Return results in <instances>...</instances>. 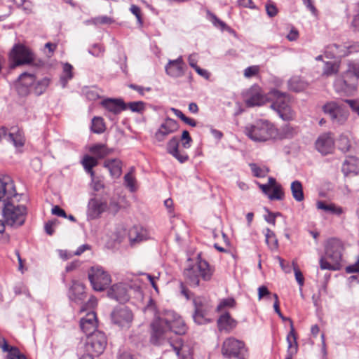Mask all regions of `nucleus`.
Returning <instances> with one entry per match:
<instances>
[{
  "instance_id": "bb28decb",
  "label": "nucleus",
  "mask_w": 359,
  "mask_h": 359,
  "mask_svg": "<svg viewBox=\"0 0 359 359\" xmlns=\"http://www.w3.org/2000/svg\"><path fill=\"white\" fill-rule=\"evenodd\" d=\"M341 170L344 175L350 174L358 175L359 173V159L354 156H348L343 163Z\"/></svg>"
},
{
  "instance_id": "5701e85b",
  "label": "nucleus",
  "mask_w": 359,
  "mask_h": 359,
  "mask_svg": "<svg viewBox=\"0 0 359 359\" xmlns=\"http://www.w3.org/2000/svg\"><path fill=\"white\" fill-rule=\"evenodd\" d=\"M167 152L171 154L180 163L186 162L189 156L185 153H181L179 151V140L176 136L172 137L167 143L166 145Z\"/></svg>"
},
{
  "instance_id": "c9c22d12",
  "label": "nucleus",
  "mask_w": 359,
  "mask_h": 359,
  "mask_svg": "<svg viewBox=\"0 0 359 359\" xmlns=\"http://www.w3.org/2000/svg\"><path fill=\"white\" fill-rule=\"evenodd\" d=\"M329 47L330 48H336L335 54L339 55L345 56V55H348L349 54L359 53V42H354L348 46H345V48H346V50L344 53H342V51L338 50V49L340 48V46L336 43L330 45Z\"/></svg>"
},
{
  "instance_id": "c756f323",
  "label": "nucleus",
  "mask_w": 359,
  "mask_h": 359,
  "mask_svg": "<svg viewBox=\"0 0 359 359\" xmlns=\"http://www.w3.org/2000/svg\"><path fill=\"white\" fill-rule=\"evenodd\" d=\"M217 325L219 330L229 331L236 327V322L231 318L229 313H225L217 320Z\"/></svg>"
},
{
  "instance_id": "052dcab7",
  "label": "nucleus",
  "mask_w": 359,
  "mask_h": 359,
  "mask_svg": "<svg viewBox=\"0 0 359 359\" xmlns=\"http://www.w3.org/2000/svg\"><path fill=\"white\" fill-rule=\"evenodd\" d=\"M259 68L257 66L247 67L244 71V76L247 78L252 77L258 73Z\"/></svg>"
},
{
  "instance_id": "603ef678",
  "label": "nucleus",
  "mask_w": 359,
  "mask_h": 359,
  "mask_svg": "<svg viewBox=\"0 0 359 359\" xmlns=\"http://www.w3.org/2000/svg\"><path fill=\"white\" fill-rule=\"evenodd\" d=\"M269 198L270 200H282L284 196V193L281 189L280 185L275 186L273 188V192L269 194Z\"/></svg>"
},
{
  "instance_id": "4c0bfd02",
  "label": "nucleus",
  "mask_w": 359,
  "mask_h": 359,
  "mask_svg": "<svg viewBox=\"0 0 359 359\" xmlns=\"http://www.w3.org/2000/svg\"><path fill=\"white\" fill-rule=\"evenodd\" d=\"M290 189L292 196L295 201L301 202L304 199L302 184L299 181L296 180L292 182Z\"/></svg>"
},
{
  "instance_id": "3c124183",
  "label": "nucleus",
  "mask_w": 359,
  "mask_h": 359,
  "mask_svg": "<svg viewBox=\"0 0 359 359\" xmlns=\"http://www.w3.org/2000/svg\"><path fill=\"white\" fill-rule=\"evenodd\" d=\"M83 93L85 94L86 97L89 100H96L100 97L99 90L95 88H87L83 90Z\"/></svg>"
},
{
  "instance_id": "6e6552de",
  "label": "nucleus",
  "mask_w": 359,
  "mask_h": 359,
  "mask_svg": "<svg viewBox=\"0 0 359 359\" xmlns=\"http://www.w3.org/2000/svg\"><path fill=\"white\" fill-rule=\"evenodd\" d=\"M222 353L230 359H246L248 356L244 343L233 337H229L223 342Z\"/></svg>"
},
{
  "instance_id": "ddd939ff",
  "label": "nucleus",
  "mask_w": 359,
  "mask_h": 359,
  "mask_svg": "<svg viewBox=\"0 0 359 359\" xmlns=\"http://www.w3.org/2000/svg\"><path fill=\"white\" fill-rule=\"evenodd\" d=\"M333 86L337 93L341 95L350 96L355 92L357 82L353 78L345 75L344 72L341 75L336 78Z\"/></svg>"
},
{
  "instance_id": "6e6d98bb",
  "label": "nucleus",
  "mask_w": 359,
  "mask_h": 359,
  "mask_svg": "<svg viewBox=\"0 0 359 359\" xmlns=\"http://www.w3.org/2000/svg\"><path fill=\"white\" fill-rule=\"evenodd\" d=\"M182 144L184 148L188 149L191 147L192 139L187 130H184L181 137Z\"/></svg>"
},
{
  "instance_id": "4d7b16f0",
  "label": "nucleus",
  "mask_w": 359,
  "mask_h": 359,
  "mask_svg": "<svg viewBox=\"0 0 359 359\" xmlns=\"http://www.w3.org/2000/svg\"><path fill=\"white\" fill-rule=\"evenodd\" d=\"M266 11L267 15L269 17L272 18V17H274L275 15H276V14L278 13V9H277L276 5L273 2L269 1L266 4Z\"/></svg>"
},
{
  "instance_id": "13d9d810",
  "label": "nucleus",
  "mask_w": 359,
  "mask_h": 359,
  "mask_svg": "<svg viewBox=\"0 0 359 359\" xmlns=\"http://www.w3.org/2000/svg\"><path fill=\"white\" fill-rule=\"evenodd\" d=\"M234 304L235 300L233 299L229 298L223 299L217 306V311H220L224 307H233Z\"/></svg>"
},
{
  "instance_id": "a19ab883",
  "label": "nucleus",
  "mask_w": 359,
  "mask_h": 359,
  "mask_svg": "<svg viewBox=\"0 0 359 359\" xmlns=\"http://www.w3.org/2000/svg\"><path fill=\"white\" fill-rule=\"evenodd\" d=\"M288 86L291 90L299 92L306 87V83L299 77L294 76L289 80Z\"/></svg>"
},
{
  "instance_id": "c03bdc74",
  "label": "nucleus",
  "mask_w": 359,
  "mask_h": 359,
  "mask_svg": "<svg viewBox=\"0 0 359 359\" xmlns=\"http://www.w3.org/2000/svg\"><path fill=\"white\" fill-rule=\"evenodd\" d=\"M91 130L94 133L100 134L105 130V125L103 118L95 116L92 119Z\"/></svg>"
},
{
  "instance_id": "49530a36",
  "label": "nucleus",
  "mask_w": 359,
  "mask_h": 359,
  "mask_svg": "<svg viewBox=\"0 0 359 359\" xmlns=\"http://www.w3.org/2000/svg\"><path fill=\"white\" fill-rule=\"evenodd\" d=\"M297 130L289 124L283 126L280 129V138H292L297 134Z\"/></svg>"
},
{
  "instance_id": "393cba45",
  "label": "nucleus",
  "mask_w": 359,
  "mask_h": 359,
  "mask_svg": "<svg viewBox=\"0 0 359 359\" xmlns=\"http://www.w3.org/2000/svg\"><path fill=\"white\" fill-rule=\"evenodd\" d=\"M108 296L119 302H125L129 299L126 287L122 283L112 285L108 291Z\"/></svg>"
},
{
  "instance_id": "cd10ccee",
  "label": "nucleus",
  "mask_w": 359,
  "mask_h": 359,
  "mask_svg": "<svg viewBox=\"0 0 359 359\" xmlns=\"http://www.w3.org/2000/svg\"><path fill=\"white\" fill-rule=\"evenodd\" d=\"M104 167L109 170L111 176L114 178H118L121 175V161L118 158L106 160L104 162Z\"/></svg>"
},
{
  "instance_id": "5fc2aeb1",
  "label": "nucleus",
  "mask_w": 359,
  "mask_h": 359,
  "mask_svg": "<svg viewBox=\"0 0 359 359\" xmlns=\"http://www.w3.org/2000/svg\"><path fill=\"white\" fill-rule=\"evenodd\" d=\"M292 265H293V269H294V272L295 279H296L297 282L298 283V284L299 285V286L302 287L304 283V278L303 274L301 272V271L299 270V269L298 268V266H297V264L294 262H292Z\"/></svg>"
},
{
  "instance_id": "e2e57ef3",
  "label": "nucleus",
  "mask_w": 359,
  "mask_h": 359,
  "mask_svg": "<svg viewBox=\"0 0 359 359\" xmlns=\"http://www.w3.org/2000/svg\"><path fill=\"white\" fill-rule=\"evenodd\" d=\"M345 102L348 103L351 108L352 111L357 114L359 116V102L356 100H346Z\"/></svg>"
},
{
  "instance_id": "aec40b11",
  "label": "nucleus",
  "mask_w": 359,
  "mask_h": 359,
  "mask_svg": "<svg viewBox=\"0 0 359 359\" xmlns=\"http://www.w3.org/2000/svg\"><path fill=\"white\" fill-rule=\"evenodd\" d=\"M334 146V137L331 133H324L316 142V149L323 155L332 152Z\"/></svg>"
},
{
  "instance_id": "f257e3e1",
  "label": "nucleus",
  "mask_w": 359,
  "mask_h": 359,
  "mask_svg": "<svg viewBox=\"0 0 359 359\" xmlns=\"http://www.w3.org/2000/svg\"><path fill=\"white\" fill-rule=\"evenodd\" d=\"M152 334L151 341L156 346H165V351L170 352V348L179 357L180 351L183 346V342L180 337L175 339L171 340L170 337V332L177 335H182L186 333L187 327L180 316L174 311H168L164 317L156 318L151 324Z\"/></svg>"
},
{
  "instance_id": "b1692460",
  "label": "nucleus",
  "mask_w": 359,
  "mask_h": 359,
  "mask_svg": "<svg viewBox=\"0 0 359 359\" xmlns=\"http://www.w3.org/2000/svg\"><path fill=\"white\" fill-rule=\"evenodd\" d=\"M184 65L182 57H179L174 60H169L165 66V72L168 75L172 77H180L184 75Z\"/></svg>"
},
{
  "instance_id": "4468645a",
  "label": "nucleus",
  "mask_w": 359,
  "mask_h": 359,
  "mask_svg": "<svg viewBox=\"0 0 359 359\" xmlns=\"http://www.w3.org/2000/svg\"><path fill=\"white\" fill-rule=\"evenodd\" d=\"M10 57L13 61V67L29 64L33 62L34 57L29 48L22 44H16L12 48Z\"/></svg>"
},
{
  "instance_id": "a18cd8bd",
  "label": "nucleus",
  "mask_w": 359,
  "mask_h": 359,
  "mask_svg": "<svg viewBox=\"0 0 359 359\" xmlns=\"http://www.w3.org/2000/svg\"><path fill=\"white\" fill-rule=\"evenodd\" d=\"M133 171L134 168H131L130 172L126 174L124 176L125 185L129 189V190L131 192H134L137 189L135 187L136 180L133 175Z\"/></svg>"
},
{
  "instance_id": "f3484780",
  "label": "nucleus",
  "mask_w": 359,
  "mask_h": 359,
  "mask_svg": "<svg viewBox=\"0 0 359 359\" xmlns=\"http://www.w3.org/2000/svg\"><path fill=\"white\" fill-rule=\"evenodd\" d=\"M179 128L178 123L170 118H167L160 126L154 135L157 142H163L171 133L176 132Z\"/></svg>"
},
{
  "instance_id": "338daca9",
  "label": "nucleus",
  "mask_w": 359,
  "mask_h": 359,
  "mask_svg": "<svg viewBox=\"0 0 359 359\" xmlns=\"http://www.w3.org/2000/svg\"><path fill=\"white\" fill-rule=\"evenodd\" d=\"M51 212H52L53 215H57L58 217H67V215L66 214L65 211L63 209H62L60 207H59L58 205L54 206L52 208Z\"/></svg>"
},
{
  "instance_id": "0eeeda50",
  "label": "nucleus",
  "mask_w": 359,
  "mask_h": 359,
  "mask_svg": "<svg viewBox=\"0 0 359 359\" xmlns=\"http://www.w3.org/2000/svg\"><path fill=\"white\" fill-rule=\"evenodd\" d=\"M186 283L191 287L199 285V276L208 281L212 276V270L205 260L199 259L197 264L184 269L183 272Z\"/></svg>"
},
{
  "instance_id": "7c9ffc66",
  "label": "nucleus",
  "mask_w": 359,
  "mask_h": 359,
  "mask_svg": "<svg viewBox=\"0 0 359 359\" xmlns=\"http://www.w3.org/2000/svg\"><path fill=\"white\" fill-rule=\"evenodd\" d=\"M316 208L319 210H324L334 215H340L344 212L341 207L337 206L334 203L327 204L323 201H318L316 203Z\"/></svg>"
},
{
  "instance_id": "79ce46f5",
  "label": "nucleus",
  "mask_w": 359,
  "mask_h": 359,
  "mask_svg": "<svg viewBox=\"0 0 359 359\" xmlns=\"http://www.w3.org/2000/svg\"><path fill=\"white\" fill-rule=\"evenodd\" d=\"M339 65L335 62H325L323 67V75L330 76L339 72Z\"/></svg>"
},
{
  "instance_id": "6ab92c4d",
  "label": "nucleus",
  "mask_w": 359,
  "mask_h": 359,
  "mask_svg": "<svg viewBox=\"0 0 359 359\" xmlns=\"http://www.w3.org/2000/svg\"><path fill=\"white\" fill-rule=\"evenodd\" d=\"M4 137L8 142L13 143L15 147H22L25 144L23 133L20 129L17 128H12L11 131L7 134L6 128L1 127L0 140Z\"/></svg>"
},
{
  "instance_id": "0e129e2a",
  "label": "nucleus",
  "mask_w": 359,
  "mask_h": 359,
  "mask_svg": "<svg viewBox=\"0 0 359 359\" xmlns=\"http://www.w3.org/2000/svg\"><path fill=\"white\" fill-rule=\"evenodd\" d=\"M126 234V230L122 228H117L115 231L112 233V235H116V238H114V241L117 243H121L123 240L122 235Z\"/></svg>"
},
{
  "instance_id": "de8ad7c7",
  "label": "nucleus",
  "mask_w": 359,
  "mask_h": 359,
  "mask_svg": "<svg viewBox=\"0 0 359 359\" xmlns=\"http://www.w3.org/2000/svg\"><path fill=\"white\" fill-rule=\"evenodd\" d=\"M351 147L350 141L347 136L344 135H340L338 140V148L343 152H346Z\"/></svg>"
},
{
  "instance_id": "864d4df0",
  "label": "nucleus",
  "mask_w": 359,
  "mask_h": 359,
  "mask_svg": "<svg viewBox=\"0 0 359 359\" xmlns=\"http://www.w3.org/2000/svg\"><path fill=\"white\" fill-rule=\"evenodd\" d=\"M91 178V186L95 191H99L104 188V184L100 178L95 177V175Z\"/></svg>"
},
{
  "instance_id": "7ed1b4c3",
  "label": "nucleus",
  "mask_w": 359,
  "mask_h": 359,
  "mask_svg": "<svg viewBox=\"0 0 359 359\" xmlns=\"http://www.w3.org/2000/svg\"><path fill=\"white\" fill-rule=\"evenodd\" d=\"M245 134L252 141L264 142L276 138L278 129L268 120L259 119L245 127Z\"/></svg>"
},
{
  "instance_id": "bf43d9fd",
  "label": "nucleus",
  "mask_w": 359,
  "mask_h": 359,
  "mask_svg": "<svg viewBox=\"0 0 359 359\" xmlns=\"http://www.w3.org/2000/svg\"><path fill=\"white\" fill-rule=\"evenodd\" d=\"M104 48L98 44H95L91 48L89 49L88 53L93 56L99 57L102 55Z\"/></svg>"
},
{
  "instance_id": "412c9836",
  "label": "nucleus",
  "mask_w": 359,
  "mask_h": 359,
  "mask_svg": "<svg viewBox=\"0 0 359 359\" xmlns=\"http://www.w3.org/2000/svg\"><path fill=\"white\" fill-rule=\"evenodd\" d=\"M69 298L77 304H81L86 298L85 286L83 283L77 280H72V284L69 287L68 292Z\"/></svg>"
},
{
  "instance_id": "f03ea898",
  "label": "nucleus",
  "mask_w": 359,
  "mask_h": 359,
  "mask_svg": "<svg viewBox=\"0 0 359 359\" xmlns=\"http://www.w3.org/2000/svg\"><path fill=\"white\" fill-rule=\"evenodd\" d=\"M49 84L50 79L48 78L45 77L36 81L34 74L23 72L18 77L15 88L21 96H26L30 93L39 96L46 91Z\"/></svg>"
},
{
  "instance_id": "774afa93",
  "label": "nucleus",
  "mask_w": 359,
  "mask_h": 359,
  "mask_svg": "<svg viewBox=\"0 0 359 359\" xmlns=\"http://www.w3.org/2000/svg\"><path fill=\"white\" fill-rule=\"evenodd\" d=\"M346 272L348 273L359 272V258L354 264L346 266Z\"/></svg>"
},
{
  "instance_id": "9d476101",
  "label": "nucleus",
  "mask_w": 359,
  "mask_h": 359,
  "mask_svg": "<svg viewBox=\"0 0 359 359\" xmlns=\"http://www.w3.org/2000/svg\"><path fill=\"white\" fill-rule=\"evenodd\" d=\"M88 279L93 290L96 291L104 290L111 282L110 275L100 266L90 268Z\"/></svg>"
},
{
  "instance_id": "9b49d317",
  "label": "nucleus",
  "mask_w": 359,
  "mask_h": 359,
  "mask_svg": "<svg viewBox=\"0 0 359 359\" xmlns=\"http://www.w3.org/2000/svg\"><path fill=\"white\" fill-rule=\"evenodd\" d=\"M107 346V338L102 332H96L88 336L85 345L86 351L94 356L102 354Z\"/></svg>"
},
{
  "instance_id": "680f3d73",
  "label": "nucleus",
  "mask_w": 359,
  "mask_h": 359,
  "mask_svg": "<svg viewBox=\"0 0 359 359\" xmlns=\"http://www.w3.org/2000/svg\"><path fill=\"white\" fill-rule=\"evenodd\" d=\"M277 216H280V213L269 212V214L264 217V219L268 223L274 226L276 224V217Z\"/></svg>"
},
{
  "instance_id": "2f4dec72",
  "label": "nucleus",
  "mask_w": 359,
  "mask_h": 359,
  "mask_svg": "<svg viewBox=\"0 0 359 359\" xmlns=\"http://www.w3.org/2000/svg\"><path fill=\"white\" fill-rule=\"evenodd\" d=\"M89 151L92 154L96 156L97 158H103L109 155L113 150L107 148L105 144H97L90 147Z\"/></svg>"
},
{
  "instance_id": "e433bc0d",
  "label": "nucleus",
  "mask_w": 359,
  "mask_h": 359,
  "mask_svg": "<svg viewBox=\"0 0 359 359\" xmlns=\"http://www.w3.org/2000/svg\"><path fill=\"white\" fill-rule=\"evenodd\" d=\"M72 69V65L69 63L64 64L62 74L60 79V82L62 88H65L68 81L73 78Z\"/></svg>"
},
{
  "instance_id": "1a4fd4ad",
  "label": "nucleus",
  "mask_w": 359,
  "mask_h": 359,
  "mask_svg": "<svg viewBox=\"0 0 359 359\" xmlns=\"http://www.w3.org/2000/svg\"><path fill=\"white\" fill-rule=\"evenodd\" d=\"M323 109L324 113L330 116L334 124H344L348 116V109L344 103L330 102L323 106Z\"/></svg>"
},
{
  "instance_id": "09e8293b",
  "label": "nucleus",
  "mask_w": 359,
  "mask_h": 359,
  "mask_svg": "<svg viewBox=\"0 0 359 359\" xmlns=\"http://www.w3.org/2000/svg\"><path fill=\"white\" fill-rule=\"evenodd\" d=\"M127 108L133 112H142L145 108V104L142 101L130 102L126 104Z\"/></svg>"
},
{
  "instance_id": "c85d7f7f",
  "label": "nucleus",
  "mask_w": 359,
  "mask_h": 359,
  "mask_svg": "<svg viewBox=\"0 0 359 359\" xmlns=\"http://www.w3.org/2000/svg\"><path fill=\"white\" fill-rule=\"evenodd\" d=\"M147 235V230L138 226H133L130 229L128 233L129 239L131 243H140L146 240Z\"/></svg>"
},
{
  "instance_id": "72a5a7b5",
  "label": "nucleus",
  "mask_w": 359,
  "mask_h": 359,
  "mask_svg": "<svg viewBox=\"0 0 359 359\" xmlns=\"http://www.w3.org/2000/svg\"><path fill=\"white\" fill-rule=\"evenodd\" d=\"M2 350L4 352H8V359H27L17 347L9 346L7 342L3 344Z\"/></svg>"
},
{
  "instance_id": "a211bd4d",
  "label": "nucleus",
  "mask_w": 359,
  "mask_h": 359,
  "mask_svg": "<svg viewBox=\"0 0 359 359\" xmlns=\"http://www.w3.org/2000/svg\"><path fill=\"white\" fill-rule=\"evenodd\" d=\"M16 196L17 192L13 181L9 177L0 178V201L4 203Z\"/></svg>"
},
{
  "instance_id": "a878e982",
  "label": "nucleus",
  "mask_w": 359,
  "mask_h": 359,
  "mask_svg": "<svg viewBox=\"0 0 359 359\" xmlns=\"http://www.w3.org/2000/svg\"><path fill=\"white\" fill-rule=\"evenodd\" d=\"M101 104L109 111L118 114L126 109V104L121 99L107 98L101 102Z\"/></svg>"
},
{
  "instance_id": "37998d69",
  "label": "nucleus",
  "mask_w": 359,
  "mask_h": 359,
  "mask_svg": "<svg viewBox=\"0 0 359 359\" xmlns=\"http://www.w3.org/2000/svg\"><path fill=\"white\" fill-rule=\"evenodd\" d=\"M245 103L248 107L259 106L264 103V97L259 93L251 94L246 99Z\"/></svg>"
},
{
  "instance_id": "69168bd1",
  "label": "nucleus",
  "mask_w": 359,
  "mask_h": 359,
  "mask_svg": "<svg viewBox=\"0 0 359 359\" xmlns=\"http://www.w3.org/2000/svg\"><path fill=\"white\" fill-rule=\"evenodd\" d=\"M210 16L212 22L215 26L219 27L222 29H224L226 28V25L224 22L218 19L215 15L210 14Z\"/></svg>"
},
{
  "instance_id": "4be33fe9",
  "label": "nucleus",
  "mask_w": 359,
  "mask_h": 359,
  "mask_svg": "<svg viewBox=\"0 0 359 359\" xmlns=\"http://www.w3.org/2000/svg\"><path fill=\"white\" fill-rule=\"evenodd\" d=\"M80 327L81 330L87 335H91L95 333L97 327L96 314L95 312H89L80 321Z\"/></svg>"
},
{
  "instance_id": "39448f33",
  "label": "nucleus",
  "mask_w": 359,
  "mask_h": 359,
  "mask_svg": "<svg viewBox=\"0 0 359 359\" xmlns=\"http://www.w3.org/2000/svg\"><path fill=\"white\" fill-rule=\"evenodd\" d=\"M269 96L271 100V108L277 112L280 118L285 121L294 118L295 112L290 106V98L288 94L273 89L269 92Z\"/></svg>"
},
{
  "instance_id": "473e14b6",
  "label": "nucleus",
  "mask_w": 359,
  "mask_h": 359,
  "mask_svg": "<svg viewBox=\"0 0 359 359\" xmlns=\"http://www.w3.org/2000/svg\"><path fill=\"white\" fill-rule=\"evenodd\" d=\"M81 163L86 170V172L93 177L95 172L93 168L98 164V161L96 158L86 155L83 156Z\"/></svg>"
},
{
  "instance_id": "dca6fc26",
  "label": "nucleus",
  "mask_w": 359,
  "mask_h": 359,
  "mask_svg": "<svg viewBox=\"0 0 359 359\" xmlns=\"http://www.w3.org/2000/svg\"><path fill=\"white\" fill-rule=\"evenodd\" d=\"M108 208V203L105 200L97 197L91 198L87 205V217L88 219L100 218Z\"/></svg>"
},
{
  "instance_id": "423d86ee",
  "label": "nucleus",
  "mask_w": 359,
  "mask_h": 359,
  "mask_svg": "<svg viewBox=\"0 0 359 359\" xmlns=\"http://www.w3.org/2000/svg\"><path fill=\"white\" fill-rule=\"evenodd\" d=\"M2 216L6 225L19 227L25 222L27 208L25 205L15 204L11 200L3 203Z\"/></svg>"
},
{
  "instance_id": "58836bf2",
  "label": "nucleus",
  "mask_w": 359,
  "mask_h": 359,
  "mask_svg": "<svg viewBox=\"0 0 359 359\" xmlns=\"http://www.w3.org/2000/svg\"><path fill=\"white\" fill-rule=\"evenodd\" d=\"M290 332L288 333L287 336V341L288 344L287 351H292L293 353L297 352V337L294 332V329L293 327L292 321H290Z\"/></svg>"
},
{
  "instance_id": "8fccbe9b",
  "label": "nucleus",
  "mask_w": 359,
  "mask_h": 359,
  "mask_svg": "<svg viewBox=\"0 0 359 359\" xmlns=\"http://www.w3.org/2000/svg\"><path fill=\"white\" fill-rule=\"evenodd\" d=\"M250 167L253 173V175L257 177H264L268 172V170L266 168H262L255 163H250Z\"/></svg>"
},
{
  "instance_id": "20e7f679",
  "label": "nucleus",
  "mask_w": 359,
  "mask_h": 359,
  "mask_svg": "<svg viewBox=\"0 0 359 359\" xmlns=\"http://www.w3.org/2000/svg\"><path fill=\"white\" fill-rule=\"evenodd\" d=\"M343 247L336 239H329L325 246V257L320 259V267L323 270L337 271L340 269Z\"/></svg>"
},
{
  "instance_id": "ea45409f",
  "label": "nucleus",
  "mask_w": 359,
  "mask_h": 359,
  "mask_svg": "<svg viewBox=\"0 0 359 359\" xmlns=\"http://www.w3.org/2000/svg\"><path fill=\"white\" fill-rule=\"evenodd\" d=\"M266 243L271 250L278 249V241L275 235V233L269 228L265 230Z\"/></svg>"
},
{
  "instance_id": "2eb2a0df",
  "label": "nucleus",
  "mask_w": 359,
  "mask_h": 359,
  "mask_svg": "<svg viewBox=\"0 0 359 359\" xmlns=\"http://www.w3.org/2000/svg\"><path fill=\"white\" fill-rule=\"evenodd\" d=\"M194 313L193 316L194 321L198 325H203L210 321L208 318V313L212 306L205 299L197 297L194 299Z\"/></svg>"
},
{
  "instance_id": "f8f14e48",
  "label": "nucleus",
  "mask_w": 359,
  "mask_h": 359,
  "mask_svg": "<svg viewBox=\"0 0 359 359\" xmlns=\"http://www.w3.org/2000/svg\"><path fill=\"white\" fill-rule=\"evenodd\" d=\"M133 313L127 306L116 307L111 313L112 323L121 329H129L133 321Z\"/></svg>"
},
{
  "instance_id": "f704fd0d",
  "label": "nucleus",
  "mask_w": 359,
  "mask_h": 359,
  "mask_svg": "<svg viewBox=\"0 0 359 359\" xmlns=\"http://www.w3.org/2000/svg\"><path fill=\"white\" fill-rule=\"evenodd\" d=\"M345 75L353 78L357 82L359 79V62L355 60L348 61L347 68L345 71Z\"/></svg>"
}]
</instances>
